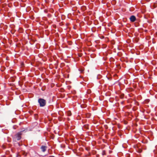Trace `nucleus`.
Here are the masks:
<instances>
[{"label": "nucleus", "instance_id": "1", "mask_svg": "<svg viewBox=\"0 0 157 157\" xmlns=\"http://www.w3.org/2000/svg\"><path fill=\"white\" fill-rule=\"evenodd\" d=\"M38 102L40 107L44 106L46 104V101L45 100L42 98H39L38 100Z\"/></svg>", "mask_w": 157, "mask_h": 157}, {"label": "nucleus", "instance_id": "2", "mask_svg": "<svg viewBox=\"0 0 157 157\" xmlns=\"http://www.w3.org/2000/svg\"><path fill=\"white\" fill-rule=\"evenodd\" d=\"M21 132H19V133H17L15 135V137H16V139L17 140H19L21 138Z\"/></svg>", "mask_w": 157, "mask_h": 157}, {"label": "nucleus", "instance_id": "3", "mask_svg": "<svg viewBox=\"0 0 157 157\" xmlns=\"http://www.w3.org/2000/svg\"><path fill=\"white\" fill-rule=\"evenodd\" d=\"M130 20L132 22H134L136 20V17L134 16H132L130 18Z\"/></svg>", "mask_w": 157, "mask_h": 157}, {"label": "nucleus", "instance_id": "4", "mask_svg": "<svg viewBox=\"0 0 157 157\" xmlns=\"http://www.w3.org/2000/svg\"><path fill=\"white\" fill-rule=\"evenodd\" d=\"M47 148V147L45 146H42L41 147V149L43 152H45L46 151Z\"/></svg>", "mask_w": 157, "mask_h": 157}, {"label": "nucleus", "instance_id": "5", "mask_svg": "<svg viewBox=\"0 0 157 157\" xmlns=\"http://www.w3.org/2000/svg\"><path fill=\"white\" fill-rule=\"evenodd\" d=\"M67 114L68 116H70L71 115V113L70 111H68L67 112Z\"/></svg>", "mask_w": 157, "mask_h": 157}]
</instances>
